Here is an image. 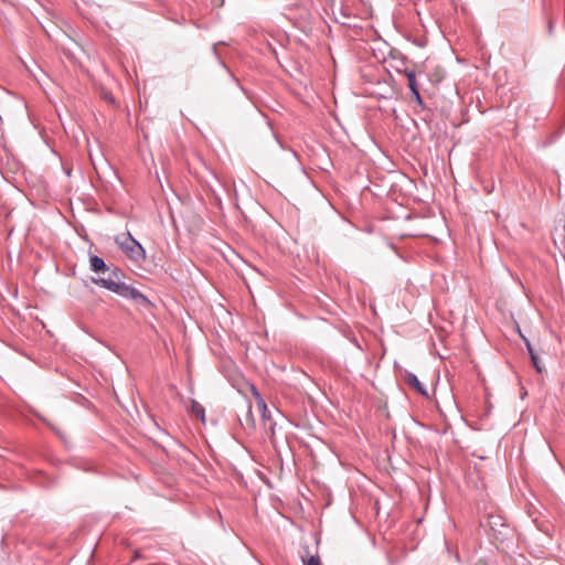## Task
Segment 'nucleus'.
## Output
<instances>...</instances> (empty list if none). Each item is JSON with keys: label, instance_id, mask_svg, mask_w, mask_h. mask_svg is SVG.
I'll return each mask as SVG.
<instances>
[{"label": "nucleus", "instance_id": "7ed1b4c3", "mask_svg": "<svg viewBox=\"0 0 565 565\" xmlns=\"http://www.w3.org/2000/svg\"><path fill=\"white\" fill-rule=\"evenodd\" d=\"M119 289H120V292L118 295L124 298L131 299L136 303L143 306V307H149L151 305L150 300L143 294H141L138 289H136L131 286H128L125 284V286Z\"/></svg>", "mask_w": 565, "mask_h": 565}, {"label": "nucleus", "instance_id": "20e7f679", "mask_svg": "<svg viewBox=\"0 0 565 565\" xmlns=\"http://www.w3.org/2000/svg\"><path fill=\"white\" fill-rule=\"evenodd\" d=\"M403 379L409 386H412L414 390H416L420 395H423V396L428 395L426 387L422 384V382L418 380V377L414 373L405 371Z\"/></svg>", "mask_w": 565, "mask_h": 565}, {"label": "nucleus", "instance_id": "4468645a", "mask_svg": "<svg viewBox=\"0 0 565 565\" xmlns=\"http://www.w3.org/2000/svg\"><path fill=\"white\" fill-rule=\"evenodd\" d=\"M552 30H553V22L551 21L550 24H548V31L550 33H552Z\"/></svg>", "mask_w": 565, "mask_h": 565}, {"label": "nucleus", "instance_id": "f03ea898", "mask_svg": "<svg viewBox=\"0 0 565 565\" xmlns=\"http://www.w3.org/2000/svg\"><path fill=\"white\" fill-rule=\"evenodd\" d=\"M108 271L109 273L107 277H99L97 279H93V281L96 285L118 295L120 292L119 288L125 286V284L120 281L121 273L118 268H114L113 270Z\"/></svg>", "mask_w": 565, "mask_h": 565}, {"label": "nucleus", "instance_id": "423d86ee", "mask_svg": "<svg viewBox=\"0 0 565 565\" xmlns=\"http://www.w3.org/2000/svg\"><path fill=\"white\" fill-rule=\"evenodd\" d=\"M191 413L193 416L200 418L203 423L205 420V411L204 407L196 401L191 402Z\"/></svg>", "mask_w": 565, "mask_h": 565}, {"label": "nucleus", "instance_id": "9b49d317", "mask_svg": "<svg viewBox=\"0 0 565 565\" xmlns=\"http://www.w3.org/2000/svg\"><path fill=\"white\" fill-rule=\"evenodd\" d=\"M305 565H322L319 556H310L306 562Z\"/></svg>", "mask_w": 565, "mask_h": 565}, {"label": "nucleus", "instance_id": "9d476101", "mask_svg": "<svg viewBox=\"0 0 565 565\" xmlns=\"http://www.w3.org/2000/svg\"><path fill=\"white\" fill-rule=\"evenodd\" d=\"M246 423H247V425H249L250 428L255 427V422L252 416V407L250 406H248V408H247Z\"/></svg>", "mask_w": 565, "mask_h": 565}, {"label": "nucleus", "instance_id": "f257e3e1", "mask_svg": "<svg viewBox=\"0 0 565 565\" xmlns=\"http://www.w3.org/2000/svg\"><path fill=\"white\" fill-rule=\"evenodd\" d=\"M115 243L131 262L139 263L146 259L145 248L130 232L116 235Z\"/></svg>", "mask_w": 565, "mask_h": 565}, {"label": "nucleus", "instance_id": "2eb2a0df", "mask_svg": "<svg viewBox=\"0 0 565 565\" xmlns=\"http://www.w3.org/2000/svg\"><path fill=\"white\" fill-rule=\"evenodd\" d=\"M268 428L274 433V425L269 424Z\"/></svg>", "mask_w": 565, "mask_h": 565}, {"label": "nucleus", "instance_id": "1a4fd4ad", "mask_svg": "<svg viewBox=\"0 0 565 565\" xmlns=\"http://www.w3.org/2000/svg\"><path fill=\"white\" fill-rule=\"evenodd\" d=\"M531 361L539 373L543 372V366L540 364L537 354H532Z\"/></svg>", "mask_w": 565, "mask_h": 565}, {"label": "nucleus", "instance_id": "f8f14e48", "mask_svg": "<svg viewBox=\"0 0 565 565\" xmlns=\"http://www.w3.org/2000/svg\"><path fill=\"white\" fill-rule=\"evenodd\" d=\"M412 95L414 96L415 100L422 105L423 104V99H422V96L419 94V89L418 88H415V89H412Z\"/></svg>", "mask_w": 565, "mask_h": 565}, {"label": "nucleus", "instance_id": "6e6552de", "mask_svg": "<svg viewBox=\"0 0 565 565\" xmlns=\"http://www.w3.org/2000/svg\"><path fill=\"white\" fill-rule=\"evenodd\" d=\"M404 74L406 75V77L408 79L409 89L412 90V89L418 88L415 72L413 70L406 68L404 71Z\"/></svg>", "mask_w": 565, "mask_h": 565}, {"label": "nucleus", "instance_id": "39448f33", "mask_svg": "<svg viewBox=\"0 0 565 565\" xmlns=\"http://www.w3.org/2000/svg\"><path fill=\"white\" fill-rule=\"evenodd\" d=\"M89 265H90V269L94 271V273H106L109 270V268L107 267L106 263L104 262L103 258H100L99 256H92L89 258Z\"/></svg>", "mask_w": 565, "mask_h": 565}, {"label": "nucleus", "instance_id": "ddd939ff", "mask_svg": "<svg viewBox=\"0 0 565 565\" xmlns=\"http://www.w3.org/2000/svg\"><path fill=\"white\" fill-rule=\"evenodd\" d=\"M524 343H525V347L527 349L530 358H532V354H536V352L534 351L531 342L527 339H525V338H524Z\"/></svg>", "mask_w": 565, "mask_h": 565}, {"label": "nucleus", "instance_id": "0eeeda50", "mask_svg": "<svg viewBox=\"0 0 565 565\" xmlns=\"http://www.w3.org/2000/svg\"><path fill=\"white\" fill-rule=\"evenodd\" d=\"M258 407L260 411L262 420L265 426H267V422L270 419V412L266 405V403L263 399H259Z\"/></svg>", "mask_w": 565, "mask_h": 565}]
</instances>
